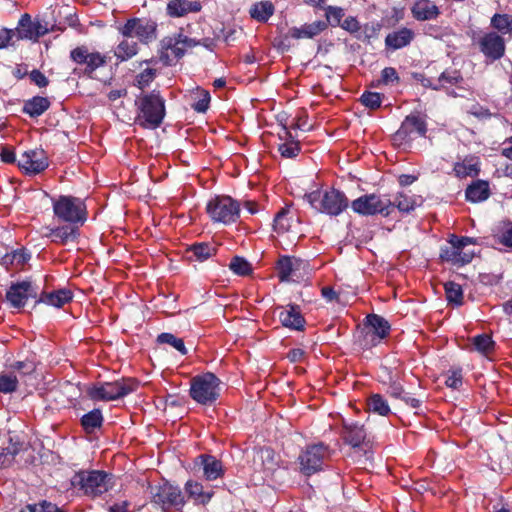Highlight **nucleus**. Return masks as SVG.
<instances>
[{"label": "nucleus", "instance_id": "34", "mask_svg": "<svg viewBox=\"0 0 512 512\" xmlns=\"http://www.w3.org/2000/svg\"><path fill=\"white\" fill-rule=\"evenodd\" d=\"M491 192L488 181L477 180L472 182L465 191L466 199L471 202H481L489 198Z\"/></svg>", "mask_w": 512, "mask_h": 512}, {"label": "nucleus", "instance_id": "3", "mask_svg": "<svg viewBox=\"0 0 512 512\" xmlns=\"http://www.w3.org/2000/svg\"><path fill=\"white\" fill-rule=\"evenodd\" d=\"M113 475L103 470H83L77 472L72 485L90 498H96L109 491L113 486Z\"/></svg>", "mask_w": 512, "mask_h": 512}, {"label": "nucleus", "instance_id": "14", "mask_svg": "<svg viewBox=\"0 0 512 512\" xmlns=\"http://www.w3.org/2000/svg\"><path fill=\"white\" fill-rule=\"evenodd\" d=\"M364 330L363 346L372 348L389 336L391 326L384 317L370 314L365 319Z\"/></svg>", "mask_w": 512, "mask_h": 512}, {"label": "nucleus", "instance_id": "45", "mask_svg": "<svg viewBox=\"0 0 512 512\" xmlns=\"http://www.w3.org/2000/svg\"><path fill=\"white\" fill-rule=\"evenodd\" d=\"M446 299L449 304L460 306L463 304V290L462 287L453 282L449 281L444 284Z\"/></svg>", "mask_w": 512, "mask_h": 512}, {"label": "nucleus", "instance_id": "26", "mask_svg": "<svg viewBox=\"0 0 512 512\" xmlns=\"http://www.w3.org/2000/svg\"><path fill=\"white\" fill-rule=\"evenodd\" d=\"M341 436L345 443L356 448L360 447L364 443L366 439V430L364 425L349 423L343 420Z\"/></svg>", "mask_w": 512, "mask_h": 512}, {"label": "nucleus", "instance_id": "2", "mask_svg": "<svg viewBox=\"0 0 512 512\" xmlns=\"http://www.w3.org/2000/svg\"><path fill=\"white\" fill-rule=\"evenodd\" d=\"M136 125L143 129H157L163 123L166 115L165 99L160 91L142 92L134 101Z\"/></svg>", "mask_w": 512, "mask_h": 512}, {"label": "nucleus", "instance_id": "40", "mask_svg": "<svg viewBox=\"0 0 512 512\" xmlns=\"http://www.w3.org/2000/svg\"><path fill=\"white\" fill-rule=\"evenodd\" d=\"M38 366L35 355L28 356L24 360H17L9 365V369L15 374L17 372L20 376H27L33 374Z\"/></svg>", "mask_w": 512, "mask_h": 512}, {"label": "nucleus", "instance_id": "30", "mask_svg": "<svg viewBox=\"0 0 512 512\" xmlns=\"http://www.w3.org/2000/svg\"><path fill=\"white\" fill-rule=\"evenodd\" d=\"M73 299V292L70 289H58L51 292H42L37 303H44L56 308H61L65 304L71 302Z\"/></svg>", "mask_w": 512, "mask_h": 512}, {"label": "nucleus", "instance_id": "38", "mask_svg": "<svg viewBox=\"0 0 512 512\" xmlns=\"http://www.w3.org/2000/svg\"><path fill=\"white\" fill-rule=\"evenodd\" d=\"M130 38L123 39L116 47L114 55L117 60L123 62L133 58L139 52V45L137 42L129 40Z\"/></svg>", "mask_w": 512, "mask_h": 512}, {"label": "nucleus", "instance_id": "63", "mask_svg": "<svg viewBox=\"0 0 512 512\" xmlns=\"http://www.w3.org/2000/svg\"><path fill=\"white\" fill-rule=\"evenodd\" d=\"M261 458L263 459L264 468L268 470H273L276 466L274 461L275 453L272 449L266 448L261 450Z\"/></svg>", "mask_w": 512, "mask_h": 512}, {"label": "nucleus", "instance_id": "27", "mask_svg": "<svg viewBox=\"0 0 512 512\" xmlns=\"http://www.w3.org/2000/svg\"><path fill=\"white\" fill-rule=\"evenodd\" d=\"M184 491L188 498L193 500L196 505H207L212 497L214 491L212 489L205 490L203 484L197 480H188L184 485Z\"/></svg>", "mask_w": 512, "mask_h": 512}, {"label": "nucleus", "instance_id": "50", "mask_svg": "<svg viewBox=\"0 0 512 512\" xmlns=\"http://www.w3.org/2000/svg\"><path fill=\"white\" fill-rule=\"evenodd\" d=\"M27 260L28 257L22 250H16L3 257V264L7 267L11 265L15 270H20L24 267Z\"/></svg>", "mask_w": 512, "mask_h": 512}, {"label": "nucleus", "instance_id": "18", "mask_svg": "<svg viewBox=\"0 0 512 512\" xmlns=\"http://www.w3.org/2000/svg\"><path fill=\"white\" fill-rule=\"evenodd\" d=\"M37 297V288L28 280L12 283L6 292V300L15 309L23 308L30 298Z\"/></svg>", "mask_w": 512, "mask_h": 512}, {"label": "nucleus", "instance_id": "25", "mask_svg": "<svg viewBox=\"0 0 512 512\" xmlns=\"http://www.w3.org/2000/svg\"><path fill=\"white\" fill-rule=\"evenodd\" d=\"M411 13L417 21H431L436 20L441 11L431 0H416L411 7Z\"/></svg>", "mask_w": 512, "mask_h": 512}, {"label": "nucleus", "instance_id": "32", "mask_svg": "<svg viewBox=\"0 0 512 512\" xmlns=\"http://www.w3.org/2000/svg\"><path fill=\"white\" fill-rule=\"evenodd\" d=\"M418 200H421L420 197L408 195L405 192H398L393 200L390 199L389 215L395 208L401 213H410L420 205Z\"/></svg>", "mask_w": 512, "mask_h": 512}, {"label": "nucleus", "instance_id": "17", "mask_svg": "<svg viewBox=\"0 0 512 512\" xmlns=\"http://www.w3.org/2000/svg\"><path fill=\"white\" fill-rule=\"evenodd\" d=\"M14 30L16 32L15 41L23 39L37 41L40 37L49 33L47 24H43L39 19L33 20L28 13L21 16Z\"/></svg>", "mask_w": 512, "mask_h": 512}, {"label": "nucleus", "instance_id": "48", "mask_svg": "<svg viewBox=\"0 0 512 512\" xmlns=\"http://www.w3.org/2000/svg\"><path fill=\"white\" fill-rule=\"evenodd\" d=\"M193 95L195 102L191 105L192 108L199 113H205L209 108L211 100L209 92L205 89L198 87L193 92Z\"/></svg>", "mask_w": 512, "mask_h": 512}, {"label": "nucleus", "instance_id": "36", "mask_svg": "<svg viewBox=\"0 0 512 512\" xmlns=\"http://www.w3.org/2000/svg\"><path fill=\"white\" fill-rule=\"evenodd\" d=\"M50 107V101L46 97L34 96L33 98L25 101L23 112L30 117H38L47 111Z\"/></svg>", "mask_w": 512, "mask_h": 512}, {"label": "nucleus", "instance_id": "53", "mask_svg": "<svg viewBox=\"0 0 512 512\" xmlns=\"http://www.w3.org/2000/svg\"><path fill=\"white\" fill-rule=\"evenodd\" d=\"M156 76L157 70L155 68H145L135 77L134 85L139 89L144 90L154 81Z\"/></svg>", "mask_w": 512, "mask_h": 512}, {"label": "nucleus", "instance_id": "46", "mask_svg": "<svg viewBox=\"0 0 512 512\" xmlns=\"http://www.w3.org/2000/svg\"><path fill=\"white\" fill-rule=\"evenodd\" d=\"M18 378L11 371H4L0 373V392L4 394H11L18 389Z\"/></svg>", "mask_w": 512, "mask_h": 512}, {"label": "nucleus", "instance_id": "19", "mask_svg": "<svg viewBox=\"0 0 512 512\" xmlns=\"http://www.w3.org/2000/svg\"><path fill=\"white\" fill-rule=\"evenodd\" d=\"M426 86L431 87L434 90H444L451 96H457L456 89L464 90L465 89V79L458 69L448 68L444 70L436 83L432 84L428 80V84Z\"/></svg>", "mask_w": 512, "mask_h": 512}, {"label": "nucleus", "instance_id": "24", "mask_svg": "<svg viewBox=\"0 0 512 512\" xmlns=\"http://www.w3.org/2000/svg\"><path fill=\"white\" fill-rule=\"evenodd\" d=\"M202 4L198 0H170L166 6V13L172 18L185 17L189 13H198Z\"/></svg>", "mask_w": 512, "mask_h": 512}, {"label": "nucleus", "instance_id": "52", "mask_svg": "<svg viewBox=\"0 0 512 512\" xmlns=\"http://www.w3.org/2000/svg\"><path fill=\"white\" fill-rule=\"evenodd\" d=\"M157 342L161 343V344H168V345L174 347L182 355L187 354V349L185 347L183 339L177 338L175 335H173L171 333H161L157 337Z\"/></svg>", "mask_w": 512, "mask_h": 512}, {"label": "nucleus", "instance_id": "57", "mask_svg": "<svg viewBox=\"0 0 512 512\" xmlns=\"http://www.w3.org/2000/svg\"><path fill=\"white\" fill-rule=\"evenodd\" d=\"M499 243L507 248H512V221L503 222L498 235Z\"/></svg>", "mask_w": 512, "mask_h": 512}, {"label": "nucleus", "instance_id": "61", "mask_svg": "<svg viewBox=\"0 0 512 512\" xmlns=\"http://www.w3.org/2000/svg\"><path fill=\"white\" fill-rule=\"evenodd\" d=\"M16 32L13 29L0 28V49L14 45Z\"/></svg>", "mask_w": 512, "mask_h": 512}, {"label": "nucleus", "instance_id": "9", "mask_svg": "<svg viewBox=\"0 0 512 512\" xmlns=\"http://www.w3.org/2000/svg\"><path fill=\"white\" fill-rule=\"evenodd\" d=\"M206 212L213 222L225 225L235 223L240 216V204L227 195H220L210 199L206 205Z\"/></svg>", "mask_w": 512, "mask_h": 512}, {"label": "nucleus", "instance_id": "47", "mask_svg": "<svg viewBox=\"0 0 512 512\" xmlns=\"http://www.w3.org/2000/svg\"><path fill=\"white\" fill-rule=\"evenodd\" d=\"M472 344L478 352L483 355H489L494 351L495 343L492 337L487 334L477 335L472 339Z\"/></svg>", "mask_w": 512, "mask_h": 512}, {"label": "nucleus", "instance_id": "62", "mask_svg": "<svg viewBox=\"0 0 512 512\" xmlns=\"http://www.w3.org/2000/svg\"><path fill=\"white\" fill-rule=\"evenodd\" d=\"M340 26L351 34L358 32L361 28L359 21L353 16L346 17L343 22L340 23Z\"/></svg>", "mask_w": 512, "mask_h": 512}, {"label": "nucleus", "instance_id": "22", "mask_svg": "<svg viewBox=\"0 0 512 512\" xmlns=\"http://www.w3.org/2000/svg\"><path fill=\"white\" fill-rule=\"evenodd\" d=\"M278 317L281 324L289 329L302 331L305 327V318L298 305L289 304L278 308Z\"/></svg>", "mask_w": 512, "mask_h": 512}, {"label": "nucleus", "instance_id": "31", "mask_svg": "<svg viewBox=\"0 0 512 512\" xmlns=\"http://www.w3.org/2000/svg\"><path fill=\"white\" fill-rule=\"evenodd\" d=\"M456 177H476L480 172L479 158L474 155L466 156L462 161L456 162L453 167Z\"/></svg>", "mask_w": 512, "mask_h": 512}, {"label": "nucleus", "instance_id": "4", "mask_svg": "<svg viewBox=\"0 0 512 512\" xmlns=\"http://www.w3.org/2000/svg\"><path fill=\"white\" fill-rule=\"evenodd\" d=\"M305 199L314 209L330 216H338L349 207L348 197L335 188L310 192L305 195Z\"/></svg>", "mask_w": 512, "mask_h": 512}, {"label": "nucleus", "instance_id": "55", "mask_svg": "<svg viewBox=\"0 0 512 512\" xmlns=\"http://www.w3.org/2000/svg\"><path fill=\"white\" fill-rule=\"evenodd\" d=\"M445 384L447 387L452 389H459L463 384V373L461 368L450 369L447 372V377L445 380Z\"/></svg>", "mask_w": 512, "mask_h": 512}, {"label": "nucleus", "instance_id": "1", "mask_svg": "<svg viewBox=\"0 0 512 512\" xmlns=\"http://www.w3.org/2000/svg\"><path fill=\"white\" fill-rule=\"evenodd\" d=\"M53 216L62 225L43 227V237L54 244L65 246L77 243L80 227L88 218L86 203L72 195L51 197Z\"/></svg>", "mask_w": 512, "mask_h": 512}, {"label": "nucleus", "instance_id": "20", "mask_svg": "<svg viewBox=\"0 0 512 512\" xmlns=\"http://www.w3.org/2000/svg\"><path fill=\"white\" fill-rule=\"evenodd\" d=\"M17 163L18 167L29 175L39 174L49 166L46 152L41 148L25 151Z\"/></svg>", "mask_w": 512, "mask_h": 512}, {"label": "nucleus", "instance_id": "10", "mask_svg": "<svg viewBox=\"0 0 512 512\" xmlns=\"http://www.w3.org/2000/svg\"><path fill=\"white\" fill-rule=\"evenodd\" d=\"M157 30L156 21L145 17L130 18L118 28L124 38H137L143 44H149L156 40Z\"/></svg>", "mask_w": 512, "mask_h": 512}, {"label": "nucleus", "instance_id": "49", "mask_svg": "<svg viewBox=\"0 0 512 512\" xmlns=\"http://www.w3.org/2000/svg\"><path fill=\"white\" fill-rule=\"evenodd\" d=\"M20 512H65V511L50 501L41 500L38 503L27 504L25 507H23L21 509Z\"/></svg>", "mask_w": 512, "mask_h": 512}, {"label": "nucleus", "instance_id": "60", "mask_svg": "<svg viewBox=\"0 0 512 512\" xmlns=\"http://www.w3.org/2000/svg\"><path fill=\"white\" fill-rule=\"evenodd\" d=\"M382 29L380 22L367 23L363 27L364 41L370 42L372 38H377Z\"/></svg>", "mask_w": 512, "mask_h": 512}, {"label": "nucleus", "instance_id": "54", "mask_svg": "<svg viewBox=\"0 0 512 512\" xmlns=\"http://www.w3.org/2000/svg\"><path fill=\"white\" fill-rule=\"evenodd\" d=\"M383 97L380 93L366 91L361 95L360 102L370 110H376L380 108Z\"/></svg>", "mask_w": 512, "mask_h": 512}, {"label": "nucleus", "instance_id": "43", "mask_svg": "<svg viewBox=\"0 0 512 512\" xmlns=\"http://www.w3.org/2000/svg\"><path fill=\"white\" fill-rule=\"evenodd\" d=\"M296 260L290 256H281L276 263L277 276L281 282L287 281L293 270Z\"/></svg>", "mask_w": 512, "mask_h": 512}, {"label": "nucleus", "instance_id": "35", "mask_svg": "<svg viewBox=\"0 0 512 512\" xmlns=\"http://www.w3.org/2000/svg\"><path fill=\"white\" fill-rule=\"evenodd\" d=\"M103 422L104 417L102 411L98 408L84 414L80 419L81 426L86 434H93L96 429L102 427Z\"/></svg>", "mask_w": 512, "mask_h": 512}, {"label": "nucleus", "instance_id": "11", "mask_svg": "<svg viewBox=\"0 0 512 512\" xmlns=\"http://www.w3.org/2000/svg\"><path fill=\"white\" fill-rule=\"evenodd\" d=\"M330 457L329 447L323 443L308 445L298 456L300 472L311 476L323 469Z\"/></svg>", "mask_w": 512, "mask_h": 512}, {"label": "nucleus", "instance_id": "44", "mask_svg": "<svg viewBox=\"0 0 512 512\" xmlns=\"http://www.w3.org/2000/svg\"><path fill=\"white\" fill-rule=\"evenodd\" d=\"M290 209L288 207L281 208L274 218V230L277 233H285L289 231L292 222V216H290Z\"/></svg>", "mask_w": 512, "mask_h": 512}, {"label": "nucleus", "instance_id": "12", "mask_svg": "<svg viewBox=\"0 0 512 512\" xmlns=\"http://www.w3.org/2000/svg\"><path fill=\"white\" fill-rule=\"evenodd\" d=\"M354 212L363 215L381 214L384 217L389 216L390 199L377 194H365L351 202Z\"/></svg>", "mask_w": 512, "mask_h": 512}, {"label": "nucleus", "instance_id": "51", "mask_svg": "<svg viewBox=\"0 0 512 512\" xmlns=\"http://www.w3.org/2000/svg\"><path fill=\"white\" fill-rule=\"evenodd\" d=\"M229 268L239 276H248L252 274L251 264L243 257L234 256L229 264Z\"/></svg>", "mask_w": 512, "mask_h": 512}, {"label": "nucleus", "instance_id": "6", "mask_svg": "<svg viewBox=\"0 0 512 512\" xmlns=\"http://www.w3.org/2000/svg\"><path fill=\"white\" fill-rule=\"evenodd\" d=\"M135 378H121L114 382H103L88 387L86 393L94 401H114L127 396L138 388Z\"/></svg>", "mask_w": 512, "mask_h": 512}, {"label": "nucleus", "instance_id": "21", "mask_svg": "<svg viewBox=\"0 0 512 512\" xmlns=\"http://www.w3.org/2000/svg\"><path fill=\"white\" fill-rule=\"evenodd\" d=\"M197 463L202 467L203 478L208 481L222 479L225 475V467L221 460L210 454H200Z\"/></svg>", "mask_w": 512, "mask_h": 512}, {"label": "nucleus", "instance_id": "59", "mask_svg": "<svg viewBox=\"0 0 512 512\" xmlns=\"http://www.w3.org/2000/svg\"><path fill=\"white\" fill-rule=\"evenodd\" d=\"M344 17V10L341 7L336 6H328L326 8V18L327 26L329 25L331 19L334 21L332 23L333 26L340 25L342 18Z\"/></svg>", "mask_w": 512, "mask_h": 512}, {"label": "nucleus", "instance_id": "37", "mask_svg": "<svg viewBox=\"0 0 512 512\" xmlns=\"http://www.w3.org/2000/svg\"><path fill=\"white\" fill-rule=\"evenodd\" d=\"M275 7L271 1H260L254 3L250 10V17L258 22L266 23L274 14Z\"/></svg>", "mask_w": 512, "mask_h": 512}, {"label": "nucleus", "instance_id": "41", "mask_svg": "<svg viewBox=\"0 0 512 512\" xmlns=\"http://www.w3.org/2000/svg\"><path fill=\"white\" fill-rule=\"evenodd\" d=\"M366 405L369 412L378 414L380 416H388L391 413L388 402L381 394L378 393L370 395L367 398Z\"/></svg>", "mask_w": 512, "mask_h": 512}, {"label": "nucleus", "instance_id": "33", "mask_svg": "<svg viewBox=\"0 0 512 512\" xmlns=\"http://www.w3.org/2000/svg\"><path fill=\"white\" fill-rule=\"evenodd\" d=\"M217 252L216 246L211 243L201 242L191 245L187 250V258L191 261L203 262L214 256Z\"/></svg>", "mask_w": 512, "mask_h": 512}, {"label": "nucleus", "instance_id": "29", "mask_svg": "<svg viewBox=\"0 0 512 512\" xmlns=\"http://www.w3.org/2000/svg\"><path fill=\"white\" fill-rule=\"evenodd\" d=\"M327 29V22L315 21L313 23H306L301 27H292L288 30L287 37L295 40L302 38L312 39Z\"/></svg>", "mask_w": 512, "mask_h": 512}, {"label": "nucleus", "instance_id": "58", "mask_svg": "<svg viewBox=\"0 0 512 512\" xmlns=\"http://www.w3.org/2000/svg\"><path fill=\"white\" fill-rule=\"evenodd\" d=\"M278 150L281 156L285 158H294L299 154L301 148L299 142L290 141L281 144Z\"/></svg>", "mask_w": 512, "mask_h": 512}, {"label": "nucleus", "instance_id": "8", "mask_svg": "<svg viewBox=\"0 0 512 512\" xmlns=\"http://www.w3.org/2000/svg\"><path fill=\"white\" fill-rule=\"evenodd\" d=\"M198 45V42L182 32L165 36L159 44V60L166 66L173 65L182 58L188 48Z\"/></svg>", "mask_w": 512, "mask_h": 512}, {"label": "nucleus", "instance_id": "13", "mask_svg": "<svg viewBox=\"0 0 512 512\" xmlns=\"http://www.w3.org/2000/svg\"><path fill=\"white\" fill-rule=\"evenodd\" d=\"M151 494V502L159 505L164 511L171 508L179 509L186 503L180 488L167 482L154 487Z\"/></svg>", "mask_w": 512, "mask_h": 512}, {"label": "nucleus", "instance_id": "64", "mask_svg": "<svg viewBox=\"0 0 512 512\" xmlns=\"http://www.w3.org/2000/svg\"><path fill=\"white\" fill-rule=\"evenodd\" d=\"M29 77L32 83L36 86L43 88L48 86L49 80L48 78L39 70L34 69L29 73Z\"/></svg>", "mask_w": 512, "mask_h": 512}, {"label": "nucleus", "instance_id": "28", "mask_svg": "<svg viewBox=\"0 0 512 512\" xmlns=\"http://www.w3.org/2000/svg\"><path fill=\"white\" fill-rule=\"evenodd\" d=\"M415 33L412 29L402 27L387 34L385 47L387 50H398L408 46L414 39Z\"/></svg>", "mask_w": 512, "mask_h": 512}, {"label": "nucleus", "instance_id": "5", "mask_svg": "<svg viewBox=\"0 0 512 512\" xmlns=\"http://www.w3.org/2000/svg\"><path fill=\"white\" fill-rule=\"evenodd\" d=\"M220 384L214 373L196 375L190 380L189 396L200 405H213L220 397Z\"/></svg>", "mask_w": 512, "mask_h": 512}, {"label": "nucleus", "instance_id": "23", "mask_svg": "<svg viewBox=\"0 0 512 512\" xmlns=\"http://www.w3.org/2000/svg\"><path fill=\"white\" fill-rule=\"evenodd\" d=\"M450 246L443 248L440 253V258L443 261L451 262L454 265L458 264V256L462 254L464 249L469 244H475L476 241L470 237H458L452 235L449 240Z\"/></svg>", "mask_w": 512, "mask_h": 512}, {"label": "nucleus", "instance_id": "39", "mask_svg": "<svg viewBox=\"0 0 512 512\" xmlns=\"http://www.w3.org/2000/svg\"><path fill=\"white\" fill-rule=\"evenodd\" d=\"M23 444L10 439L9 444L0 451V468L10 467L16 455L22 450Z\"/></svg>", "mask_w": 512, "mask_h": 512}, {"label": "nucleus", "instance_id": "15", "mask_svg": "<svg viewBox=\"0 0 512 512\" xmlns=\"http://www.w3.org/2000/svg\"><path fill=\"white\" fill-rule=\"evenodd\" d=\"M427 132L426 122L418 115H408L400 128L394 133L393 141L399 145L410 143L414 136L425 137Z\"/></svg>", "mask_w": 512, "mask_h": 512}, {"label": "nucleus", "instance_id": "42", "mask_svg": "<svg viewBox=\"0 0 512 512\" xmlns=\"http://www.w3.org/2000/svg\"><path fill=\"white\" fill-rule=\"evenodd\" d=\"M490 25L498 34L512 33V15L496 13L491 18Z\"/></svg>", "mask_w": 512, "mask_h": 512}, {"label": "nucleus", "instance_id": "16", "mask_svg": "<svg viewBox=\"0 0 512 512\" xmlns=\"http://www.w3.org/2000/svg\"><path fill=\"white\" fill-rule=\"evenodd\" d=\"M479 51L489 62L500 60L506 51L504 38L496 31L486 32L477 39Z\"/></svg>", "mask_w": 512, "mask_h": 512}, {"label": "nucleus", "instance_id": "56", "mask_svg": "<svg viewBox=\"0 0 512 512\" xmlns=\"http://www.w3.org/2000/svg\"><path fill=\"white\" fill-rule=\"evenodd\" d=\"M400 77L394 67H386L381 71V78L378 80L379 84L395 85L399 84Z\"/></svg>", "mask_w": 512, "mask_h": 512}, {"label": "nucleus", "instance_id": "7", "mask_svg": "<svg viewBox=\"0 0 512 512\" xmlns=\"http://www.w3.org/2000/svg\"><path fill=\"white\" fill-rule=\"evenodd\" d=\"M76 65L73 73L79 77L94 78L95 71L108 63V57L99 51H91L88 46L80 45L73 48L69 55Z\"/></svg>", "mask_w": 512, "mask_h": 512}]
</instances>
